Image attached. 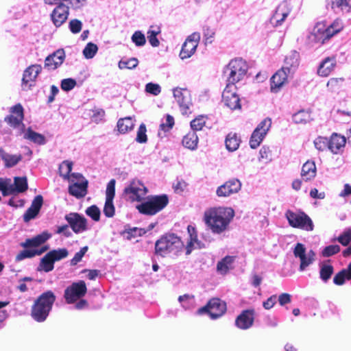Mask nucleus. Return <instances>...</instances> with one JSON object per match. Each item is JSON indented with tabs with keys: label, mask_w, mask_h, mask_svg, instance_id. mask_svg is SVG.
I'll return each mask as SVG.
<instances>
[{
	"label": "nucleus",
	"mask_w": 351,
	"mask_h": 351,
	"mask_svg": "<svg viewBox=\"0 0 351 351\" xmlns=\"http://www.w3.org/2000/svg\"><path fill=\"white\" fill-rule=\"evenodd\" d=\"M47 250H48V247H47V246L42 247L41 250H36V249L24 250L17 254V256H16V260L17 261H21L25 258H32L36 256H39V255L42 254L43 252H45V251H47Z\"/></svg>",
	"instance_id": "obj_36"
},
{
	"label": "nucleus",
	"mask_w": 351,
	"mask_h": 351,
	"mask_svg": "<svg viewBox=\"0 0 351 351\" xmlns=\"http://www.w3.org/2000/svg\"><path fill=\"white\" fill-rule=\"evenodd\" d=\"M206 119V117L204 115H199L197 117L191 122V127L193 129V130L194 132L201 130L205 125Z\"/></svg>",
	"instance_id": "obj_51"
},
{
	"label": "nucleus",
	"mask_w": 351,
	"mask_h": 351,
	"mask_svg": "<svg viewBox=\"0 0 351 351\" xmlns=\"http://www.w3.org/2000/svg\"><path fill=\"white\" fill-rule=\"evenodd\" d=\"M147 128L144 123H141L137 130L136 141L139 143H145L147 141Z\"/></svg>",
	"instance_id": "obj_54"
},
{
	"label": "nucleus",
	"mask_w": 351,
	"mask_h": 351,
	"mask_svg": "<svg viewBox=\"0 0 351 351\" xmlns=\"http://www.w3.org/2000/svg\"><path fill=\"white\" fill-rule=\"evenodd\" d=\"M343 23L340 20L337 19L330 24V38L340 32L343 29Z\"/></svg>",
	"instance_id": "obj_60"
},
{
	"label": "nucleus",
	"mask_w": 351,
	"mask_h": 351,
	"mask_svg": "<svg viewBox=\"0 0 351 351\" xmlns=\"http://www.w3.org/2000/svg\"><path fill=\"white\" fill-rule=\"evenodd\" d=\"M222 101L231 110L241 108L240 99L234 86L230 84L226 86L222 94Z\"/></svg>",
	"instance_id": "obj_20"
},
{
	"label": "nucleus",
	"mask_w": 351,
	"mask_h": 351,
	"mask_svg": "<svg viewBox=\"0 0 351 351\" xmlns=\"http://www.w3.org/2000/svg\"><path fill=\"white\" fill-rule=\"evenodd\" d=\"M242 184L238 179H231L217 187L216 194L219 197H228L237 193L241 189Z\"/></svg>",
	"instance_id": "obj_22"
},
{
	"label": "nucleus",
	"mask_w": 351,
	"mask_h": 351,
	"mask_svg": "<svg viewBox=\"0 0 351 351\" xmlns=\"http://www.w3.org/2000/svg\"><path fill=\"white\" fill-rule=\"evenodd\" d=\"M69 29L73 34L79 33L82 28V23L77 19H73L69 22Z\"/></svg>",
	"instance_id": "obj_64"
},
{
	"label": "nucleus",
	"mask_w": 351,
	"mask_h": 351,
	"mask_svg": "<svg viewBox=\"0 0 351 351\" xmlns=\"http://www.w3.org/2000/svg\"><path fill=\"white\" fill-rule=\"evenodd\" d=\"M289 224L296 228H300L306 231H312L313 224L310 217L303 212H293L287 210L285 213Z\"/></svg>",
	"instance_id": "obj_10"
},
{
	"label": "nucleus",
	"mask_w": 351,
	"mask_h": 351,
	"mask_svg": "<svg viewBox=\"0 0 351 351\" xmlns=\"http://www.w3.org/2000/svg\"><path fill=\"white\" fill-rule=\"evenodd\" d=\"M189 239L186 246V254H190L195 249H201L203 247L202 243L198 239L196 229L189 226L187 228Z\"/></svg>",
	"instance_id": "obj_28"
},
{
	"label": "nucleus",
	"mask_w": 351,
	"mask_h": 351,
	"mask_svg": "<svg viewBox=\"0 0 351 351\" xmlns=\"http://www.w3.org/2000/svg\"><path fill=\"white\" fill-rule=\"evenodd\" d=\"M69 182L70 183L69 192L71 195L77 198H81L86 195L88 181L82 174L71 173L70 178H69Z\"/></svg>",
	"instance_id": "obj_11"
},
{
	"label": "nucleus",
	"mask_w": 351,
	"mask_h": 351,
	"mask_svg": "<svg viewBox=\"0 0 351 351\" xmlns=\"http://www.w3.org/2000/svg\"><path fill=\"white\" fill-rule=\"evenodd\" d=\"M65 219L74 232L81 233L87 230V221L83 216L71 213Z\"/></svg>",
	"instance_id": "obj_23"
},
{
	"label": "nucleus",
	"mask_w": 351,
	"mask_h": 351,
	"mask_svg": "<svg viewBox=\"0 0 351 351\" xmlns=\"http://www.w3.org/2000/svg\"><path fill=\"white\" fill-rule=\"evenodd\" d=\"M43 203V198L41 195H37L32 202L31 206L27 209L23 215V219L25 222L34 219L38 214Z\"/></svg>",
	"instance_id": "obj_29"
},
{
	"label": "nucleus",
	"mask_w": 351,
	"mask_h": 351,
	"mask_svg": "<svg viewBox=\"0 0 351 351\" xmlns=\"http://www.w3.org/2000/svg\"><path fill=\"white\" fill-rule=\"evenodd\" d=\"M247 71L246 62L241 58H236L229 62L223 73L229 84L234 86L244 78Z\"/></svg>",
	"instance_id": "obj_6"
},
{
	"label": "nucleus",
	"mask_w": 351,
	"mask_h": 351,
	"mask_svg": "<svg viewBox=\"0 0 351 351\" xmlns=\"http://www.w3.org/2000/svg\"><path fill=\"white\" fill-rule=\"evenodd\" d=\"M27 189L26 177H15L14 182L9 178H0V191L4 196L23 193Z\"/></svg>",
	"instance_id": "obj_9"
},
{
	"label": "nucleus",
	"mask_w": 351,
	"mask_h": 351,
	"mask_svg": "<svg viewBox=\"0 0 351 351\" xmlns=\"http://www.w3.org/2000/svg\"><path fill=\"white\" fill-rule=\"evenodd\" d=\"M50 237L51 234L49 233L43 232L33 238L26 239L21 245L25 248L36 247L45 243Z\"/></svg>",
	"instance_id": "obj_32"
},
{
	"label": "nucleus",
	"mask_w": 351,
	"mask_h": 351,
	"mask_svg": "<svg viewBox=\"0 0 351 351\" xmlns=\"http://www.w3.org/2000/svg\"><path fill=\"white\" fill-rule=\"evenodd\" d=\"M226 311V303L218 298L211 299L206 306L199 308L197 313L201 315L208 313L212 319H217L223 315Z\"/></svg>",
	"instance_id": "obj_17"
},
{
	"label": "nucleus",
	"mask_w": 351,
	"mask_h": 351,
	"mask_svg": "<svg viewBox=\"0 0 351 351\" xmlns=\"http://www.w3.org/2000/svg\"><path fill=\"white\" fill-rule=\"evenodd\" d=\"M315 148L319 151H324L329 148V140L327 137L319 136L314 141Z\"/></svg>",
	"instance_id": "obj_53"
},
{
	"label": "nucleus",
	"mask_w": 351,
	"mask_h": 351,
	"mask_svg": "<svg viewBox=\"0 0 351 351\" xmlns=\"http://www.w3.org/2000/svg\"><path fill=\"white\" fill-rule=\"evenodd\" d=\"M56 300L51 291L43 293L34 302L32 308V317L38 322H44L48 317Z\"/></svg>",
	"instance_id": "obj_4"
},
{
	"label": "nucleus",
	"mask_w": 351,
	"mask_h": 351,
	"mask_svg": "<svg viewBox=\"0 0 351 351\" xmlns=\"http://www.w3.org/2000/svg\"><path fill=\"white\" fill-rule=\"evenodd\" d=\"M145 91L149 94L157 96L161 92V87L158 84L149 82L145 85Z\"/></svg>",
	"instance_id": "obj_59"
},
{
	"label": "nucleus",
	"mask_w": 351,
	"mask_h": 351,
	"mask_svg": "<svg viewBox=\"0 0 351 351\" xmlns=\"http://www.w3.org/2000/svg\"><path fill=\"white\" fill-rule=\"evenodd\" d=\"M241 140L236 134L230 133L226 138V147L230 152L236 151L240 145Z\"/></svg>",
	"instance_id": "obj_41"
},
{
	"label": "nucleus",
	"mask_w": 351,
	"mask_h": 351,
	"mask_svg": "<svg viewBox=\"0 0 351 351\" xmlns=\"http://www.w3.org/2000/svg\"><path fill=\"white\" fill-rule=\"evenodd\" d=\"M69 254V252L65 248H59L53 250L47 253V255L52 259L53 263L59 261L66 258Z\"/></svg>",
	"instance_id": "obj_44"
},
{
	"label": "nucleus",
	"mask_w": 351,
	"mask_h": 351,
	"mask_svg": "<svg viewBox=\"0 0 351 351\" xmlns=\"http://www.w3.org/2000/svg\"><path fill=\"white\" fill-rule=\"evenodd\" d=\"M10 114L5 118V121L13 128L17 130V134H24V138L34 143L44 145L46 143L45 136L30 128L25 130L23 123L24 118L23 108L21 104H17L10 108Z\"/></svg>",
	"instance_id": "obj_2"
},
{
	"label": "nucleus",
	"mask_w": 351,
	"mask_h": 351,
	"mask_svg": "<svg viewBox=\"0 0 351 351\" xmlns=\"http://www.w3.org/2000/svg\"><path fill=\"white\" fill-rule=\"evenodd\" d=\"M271 126V120L269 118H265L258 123L253 131L250 139L249 143L252 149H256L261 145L270 130Z\"/></svg>",
	"instance_id": "obj_12"
},
{
	"label": "nucleus",
	"mask_w": 351,
	"mask_h": 351,
	"mask_svg": "<svg viewBox=\"0 0 351 351\" xmlns=\"http://www.w3.org/2000/svg\"><path fill=\"white\" fill-rule=\"evenodd\" d=\"M329 40V22L321 20L315 23L306 36V43L311 47H320Z\"/></svg>",
	"instance_id": "obj_5"
},
{
	"label": "nucleus",
	"mask_w": 351,
	"mask_h": 351,
	"mask_svg": "<svg viewBox=\"0 0 351 351\" xmlns=\"http://www.w3.org/2000/svg\"><path fill=\"white\" fill-rule=\"evenodd\" d=\"M114 206L112 199H106L104 213L107 217H112L114 215Z\"/></svg>",
	"instance_id": "obj_58"
},
{
	"label": "nucleus",
	"mask_w": 351,
	"mask_h": 351,
	"mask_svg": "<svg viewBox=\"0 0 351 351\" xmlns=\"http://www.w3.org/2000/svg\"><path fill=\"white\" fill-rule=\"evenodd\" d=\"M138 64V60L136 58H131L127 60H121L118 63L120 69H133Z\"/></svg>",
	"instance_id": "obj_47"
},
{
	"label": "nucleus",
	"mask_w": 351,
	"mask_h": 351,
	"mask_svg": "<svg viewBox=\"0 0 351 351\" xmlns=\"http://www.w3.org/2000/svg\"><path fill=\"white\" fill-rule=\"evenodd\" d=\"M293 75L287 73V71L280 68L270 79V90L273 93L280 91L284 86L289 82V79L293 78Z\"/></svg>",
	"instance_id": "obj_19"
},
{
	"label": "nucleus",
	"mask_w": 351,
	"mask_h": 351,
	"mask_svg": "<svg viewBox=\"0 0 351 351\" xmlns=\"http://www.w3.org/2000/svg\"><path fill=\"white\" fill-rule=\"evenodd\" d=\"M65 59L64 49H60L47 56L45 60V66L48 69L53 70L60 66Z\"/></svg>",
	"instance_id": "obj_27"
},
{
	"label": "nucleus",
	"mask_w": 351,
	"mask_h": 351,
	"mask_svg": "<svg viewBox=\"0 0 351 351\" xmlns=\"http://www.w3.org/2000/svg\"><path fill=\"white\" fill-rule=\"evenodd\" d=\"M75 85V80L71 78L64 79L61 82V88L64 91H69L72 90Z\"/></svg>",
	"instance_id": "obj_63"
},
{
	"label": "nucleus",
	"mask_w": 351,
	"mask_h": 351,
	"mask_svg": "<svg viewBox=\"0 0 351 351\" xmlns=\"http://www.w3.org/2000/svg\"><path fill=\"white\" fill-rule=\"evenodd\" d=\"M174 125V119L172 116L167 114L166 117L162 120L160 128L164 132L169 131Z\"/></svg>",
	"instance_id": "obj_55"
},
{
	"label": "nucleus",
	"mask_w": 351,
	"mask_h": 351,
	"mask_svg": "<svg viewBox=\"0 0 351 351\" xmlns=\"http://www.w3.org/2000/svg\"><path fill=\"white\" fill-rule=\"evenodd\" d=\"M42 70V66L38 64H32L27 67L23 73L22 88L28 90L34 87Z\"/></svg>",
	"instance_id": "obj_16"
},
{
	"label": "nucleus",
	"mask_w": 351,
	"mask_h": 351,
	"mask_svg": "<svg viewBox=\"0 0 351 351\" xmlns=\"http://www.w3.org/2000/svg\"><path fill=\"white\" fill-rule=\"evenodd\" d=\"M131 40L136 47H143L146 43L145 36L141 31L134 32L131 37Z\"/></svg>",
	"instance_id": "obj_52"
},
{
	"label": "nucleus",
	"mask_w": 351,
	"mask_h": 351,
	"mask_svg": "<svg viewBox=\"0 0 351 351\" xmlns=\"http://www.w3.org/2000/svg\"><path fill=\"white\" fill-rule=\"evenodd\" d=\"M200 38L199 32H193L186 38L179 53L180 59H188L195 53Z\"/></svg>",
	"instance_id": "obj_18"
},
{
	"label": "nucleus",
	"mask_w": 351,
	"mask_h": 351,
	"mask_svg": "<svg viewBox=\"0 0 351 351\" xmlns=\"http://www.w3.org/2000/svg\"><path fill=\"white\" fill-rule=\"evenodd\" d=\"M73 162L69 160L63 161L59 166V173L60 176H62L64 180H67L69 181V178H70V173L72 170Z\"/></svg>",
	"instance_id": "obj_43"
},
{
	"label": "nucleus",
	"mask_w": 351,
	"mask_h": 351,
	"mask_svg": "<svg viewBox=\"0 0 351 351\" xmlns=\"http://www.w3.org/2000/svg\"><path fill=\"white\" fill-rule=\"evenodd\" d=\"M147 193L148 189L141 180H132L125 187L123 196L127 200L132 202H140L145 199Z\"/></svg>",
	"instance_id": "obj_8"
},
{
	"label": "nucleus",
	"mask_w": 351,
	"mask_h": 351,
	"mask_svg": "<svg viewBox=\"0 0 351 351\" xmlns=\"http://www.w3.org/2000/svg\"><path fill=\"white\" fill-rule=\"evenodd\" d=\"M98 51V47L93 43H88L82 51L83 56L86 59H92Z\"/></svg>",
	"instance_id": "obj_46"
},
{
	"label": "nucleus",
	"mask_w": 351,
	"mask_h": 351,
	"mask_svg": "<svg viewBox=\"0 0 351 351\" xmlns=\"http://www.w3.org/2000/svg\"><path fill=\"white\" fill-rule=\"evenodd\" d=\"M0 158L4 161L5 165L7 167H12L16 165L21 160V155L7 154L1 148H0Z\"/></svg>",
	"instance_id": "obj_37"
},
{
	"label": "nucleus",
	"mask_w": 351,
	"mask_h": 351,
	"mask_svg": "<svg viewBox=\"0 0 351 351\" xmlns=\"http://www.w3.org/2000/svg\"><path fill=\"white\" fill-rule=\"evenodd\" d=\"M178 302L184 310H189L195 307V300L193 295L184 294L178 297Z\"/></svg>",
	"instance_id": "obj_40"
},
{
	"label": "nucleus",
	"mask_w": 351,
	"mask_h": 351,
	"mask_svg": "<svg viewBox=\"0 0 351 351\" xmlns=\"http://www.w3.org/2000/svg\"><path fill=\"white\" fill-rule=\"evenodd\" d=\"M54 268V263L47 254L41 259L38 266L39 271H44L45 272L51 271Z\"/></svg>",
	"instance_id": "obj_45"
},
{
	"label": "nucleus",
	"mask_w": 351,
	"mask_h": 351,
	"mask_svg": "<svg viewBox=\"0 0 351 351\" xmlns=\"http://www.w3.org/2000/svg\"><path fill=\"white\" fill-rule=\"evenodd\" d=\"M135 121L130 117L120 119L117 122L119 132L125 134L134 128Z\"/></svg>",
	"instance_id": "obj_38"
},
{
	"label": "nucleus",
	"mask_w": 351,
	"mask_h": 351,
	"mask_svg": "<svg viewBox=\"0 0 351 351\" xmlns=\"http://www.w3.org/2000/svg\"><path fill=\"white\" fill-rule=\"evenodd\" d=\"M254 321V311L245 310L237 317L235 325L241 330H247L253 326Z\"/></svg>",
	"instance_id": "obj_26"
},
{
	"label": "nucleus",
	"mask_w": 351,
	"mask_h": 351,
	"mask_svg": "<svg viewBox=\"0 0 351 351\" xmlns=\"http://www.w3.org/2000/svg\"><path fill=\"white\" fill-rule=\"evenodd\" d=\"M166 195L150 196L136 206L139 213L147 215H154L162 210L168 204Z\"/></svg>",
	"instance_id": "obj_7"
},
{
	"label": "nucleus",
	"mask_w": 351,
	"mask_h": 351,
	"mask_svg": "<svg viewBox=\"0 0 351 351\" xmlns=\"http://www.w3.org/2000/svg\"><path fill=\"white\" fill-rule=\"evenodd\" d=\"M199 138L195 132L191 131L184 136L182 145L186 149L194 151L197 148Z\"/></svg>",
	"instance_id": "obj_33"
},
{
	"label": "nucleus",
	"mask_w": 351,
	"mask_h": 351,
	"mask_svg": "<svg viewBox=\"0 0 351 351\" xmlns=\"http://www.w3.org/2000/svg\"><path fill=\"white\" fill-rule=\"evenodd\" d=\"M338 241L343 245H348L351 242V228H348L338 237Z\"/></svg>",
	"instance_id": "obj_62"
},
{
	"label": "nucleus",
	"mask_w": 351,
	"mask_h": 351,
	"mask_svg": "<svg viewBox=\"0 0 351 351\" xmlns=\"http://www.w3.org/2000/svg\"><path fill=\"white\" fill-rule=\"evenodd\" d=\"M86 213L94 221H99L100 217V210L96 206H91L88 207Z\"/></svg>",
	"instance_id": "obj_61"
},
{
	"label": "nucleus",
	"mask_w": 351,
	"mask_h": 351,
	"mask_svg": "<svg viewBox=\"0 0 351 351\" xmlns=\"http://www.w3.org/2000/svg\"><path fill=\"white\" fill-rule=\"evenodd\" d=\"M89 116L93 122L99 123L104 120L105 112L101 108H95L90 110Z\"/></svg>",
	"instance_id": "obj_49"
},
{
	"label": "nucleus",
	"mask_w": 351,
	"mask_h": 351,
	"mask_svg": "<svg viewBox=\"0 0 351 351\" xmlns=\"http://www.w3.org/2000/svg\"><path fill=\"white\" fill-rule=\"evenodd\" d=\"M235 216L234 210L230 206H214L205 210L203 220L214 234H222L229 230Z\"/></svg>",
	"instance_id": "obj_1"
},
{
	"label": "nucleus",
	"mask_w": 351,
	"mask_h": 351,
	"mask_svg": "<svg viewBox=\"0 0 351 351\" xmlns=\"http://www.w3.org/2000/svg\"><path fill=\"white\" fill-rule=\"evenodd\" d=\"M234 259L235 257L232 256H226L224 257L219 261L217 265V271L222 275L227 274L228 271L232 268Z\"/></svg>",
	"instance_id": "obj_35"
},
{
	"label": "nucleus",
	"mask_w": 351,
	"mask_h": 351,
	"mask_svg": "<svg viewBox=\"0 0 351 351\" xmlns=\"http://www.w3.org/2000/svg\"><path fill=\"white\" fill-rule=\"evenodd\" d=\"M160 32L161 30L159 26L152 25L149 27V29L147 32L149 43L154 47H158L160 45V42L157 38V36L160 34Z\"/></svg>",
	"instance_id": "obj_39"
},
{
	"label": "nucleus",
	"mask_w": 351,
	"mask_h": 351,
	"mask_svg": "<svg viewBox=\"0 0 351 351\" xmlns=\"http://www.w3.org/2000/svg\"><path fill=\"white\" fill-rule=\"evenodd\" d=\"M293 252L294 256L300 259L299 270L300 271H304L315 260V253L312 250L306 251L305 246L302 243H298Z\"/></svg>",
	"instance_id": "obj_13"
},
{
	"label": "nucleus",
	"mask_w": 351,
	"mask_h": 351,
	"mask_svg": "<svg viewBox=\"0 0 351 351\" xmlns=\"http://www.w3.org/2000/svg\"><path fill=\"white\" fill-rule=\"evenodd\" d=\"M184 248L181 238L173 233L161 237L155 244L156 254L162 257H177L182 254Z\"/></svg>",
	"instance_id": "obj_3"
},
{
	"label": "nucleus",
	"mask_w": 351,
	"mask_h": 351,
	"mask_svg": "<svg viewBox=\"0 0 351 351\" xmlns=\"http://www.w3.org/2000/svg\"><path fill=\"white\" fill-rule=\"evenodd\" d=\"M296 3L299 5L298 0H285L282 1L276 8L271 18V23L276 26L280 25L295 8Z\"/></svg>",
	"instance_id": "obj_14"
},
{
	"label": "nucleus",
	"mask_w": 351,
	"mask_h": 351,
	"mask_svg": "<svg viewBox=\"0 0 351 351\" xmlns=\"http://www.w3.org/2000/svg\"><path fill=\"white\" fill-rule=\"evenodd\" d=\"M87 291L84 281L80 280L72 283L64 291V298L68 304H73L85 295Z\"/></svg>",
	"instance_id": "obj_15"
},
{
	"label": "nucleus",
	"mask_w": 351,
	"mask_h": 351,
	"mask_svg": "<svg viewBox=\"0 0 351 351\" xmlns=\"http://www.w3.org/2000/svg\"><path fill=\"white\" fill-rule=\"evenodd\" d=\"M115 184L116 181L114 179H112L108 183L106 190V199H112L115 195Z\"/></svg>",
	"instance_id": "obj_57"
},
{
	"label": "nucleus",
	"mask_w": 351,
	"mask_h": 351,
	"mask_svg": "<svg viewBox=\"0 0 351 351\" xmlns=\"http://www.w3.org/2000/svg\"><path fill=\"white\" fill-rule=\"evenodd\" d=\"M300 64V54L296 51H291L288 53L284 59L282 69L287 71V73L293 75L295 73Z\"/></svg>",
	"instance_id": "obj_25"
},
{
	"label": "nucleus",
	"mask_w": 351,
	"mask_h": 351,
	"mask_svg": "<svg viewBox=\"0 0 351 351\" xmlns=\"http://www.w3.org/2000/svg\"><path fill=\"white\" fill-rule=\"evenodd\" d=\"M173 95L183 114L189 112L191 105L190 95L187 89L176 87L172 90Z\"/></svg>",
	"instance_id": "obj_21"
},
{
	"label": "nucleus",
	"mask_w": 351,
	"mask_h": 351,
	"mask_svg": "<svg viewBox=\"0 0 351 351\" xmlns=\"http://www.w3.org/2000/svg\"><path fill=\"white\" fill-rule=\"evenodd\" d=\"M203 40L206 45L212 44L215 40L216 31L215 28L204 26L202 30Z\"/></svg>",
	"instance_id": "obj_42"
},
{
	"label": "nucleus",
	"mask_w": 351,
	"mask_h": 351,
	"mask_svg": "<svg viewBox=\"0 0 351 351\" xmlns=\"http://www.w3.org/2000/svg\"><path fill=\"white\" fill-rule=\"evenodd\" d=\"M317 168L315 163L312 160H307L302 167L300 176L305 182H311L316 176Z\"/></svg>",
	"instance_id": "obj_30"
},
{
	"label": "nucleus",
	"mask_w": 351,
	"mask_h": 351,
	"mask_svg": "<svg viewBox=\"0 0 351 351\" xmlns=\"http://www.w3.org/2000/svg\"><path fill=\"white\" fill-rule=\"evenodd\" d=\"M69 7L63 3H59L51 14V19L57 27H60L67 19Z\"/></svg>",
	"instance_id": "obj_24"
},
{
	"label": "nucleus",
	"mask_w": 351,
	"mask_h": 351,
	"mask_svg": "<svg viewBox=\"0 0 351 351\" xmlns=\"http://www.w3.org/2000/svg\"><path fill=\"white\" fill-rule=\"evenodd\" d=\"M319 277L324 282H327L329 279V260L320 261Z\"/></svg>",
	"instance_id": "obj_48"
},
{
	"label": "nucleus",
	"mask_w": 351,
	"mask_h": 351,
	"mask_svg": "<svg viewBox=\"0 0 351 351\" xmlns=\"http://www.w3.org/2000/svg\"><path fill=\"white\" fill-rule=\"evenodd\" d=\"M346 143L344 136L337 133H333L330 136V152L334 154H340L343 151Z\"/></svg>",
	"instance_id": "obj_31"
},
{
	"label": "nucleus",
	"mask_w": 351,
	"mask_h": 351,
	"mask_svg": "<svg viewBox=\"0 0 351 351\" xmlns=\"http://www.w3.org/2000/svg\"><path fill=\"white\" fill-rule=\"evenodd\" d=\"M258 160L261 161L265 160L267 162L271 161V152L270 149L267 146H263L259 150Z\"/></svg>",
	"instance_id": "obj_56"
},
{
	"label": "nucleus",
	"mask_w": 351,
	"mask_h": 351,
	"mask_svg": "<svg viewBox=\"0 0 351 351\" xmlns=\"http://www.w3.org/2000/svg\"><path fill=\"white\" fill-rule=\"evenodd\" d=\"M317 74L323 77L329 75V57H326L320 62L317 68Z\"/></svg>",
	"instance_id": "obj_50"
},
{
	"label": "nucleus",
	"mask_w": 351,
	"mask_h": 351,
	"mask_svg": "<svg viewBox=\"0 0 351 351\" xmlns=\"http://www.w3.org/2000/svg\"><path fill=\"white\" fill-rule=\"evenodd\" d=\"M293 121L296 124H306L313 120L311 111L300 110L293 114Z\"/></svg>",
	"instance_id": "obj_34"
}]
</instances>
